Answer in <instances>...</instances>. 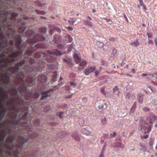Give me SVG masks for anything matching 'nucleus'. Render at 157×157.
<instances>
[{"label": "nucleus", "mask_w": 157, "mask_h": 157, "mask_svg": "<svg viewBox=\"0 0 157 157\" xmlns=\"http://www.w3.org/2000/svg\"><path fill=\"white\" fill-rule=\"evenodd\" d=\"M25 104V102L20 97L18 96L17 97H14L10 101L7 103V105H10L13 106L12 110L18 112L20 111V109L16 108V105H24Z\"/></svg>", "instance_id": "7ed1b4c3"}, {"label": "nucleus", "mask_w": 157, "mask_h": 157, "mask_svg": "<svg viewBox=\"0 0 157 157\" xmlns=\"http://www.w3.org/2000/svg\"><path fill=\"white\" fill-rule=\"evenodd\" d=\"M24 69L27 73H33L34 72V68L32 66H27L24 67Z\"/></svg>", "instance_id": "9b49d317"}, {"label": "nucleus", "mask_w": 157, "mask_h": 157, "mask_svg": "<svg viewBox=\"0 0 157 157\" xmlns=\"http://www.w3.org/2000/svg\"><path fill=\"white\" fill-rule=\"evenodd\" d=\"M0 46L4 48L6 47L7 45V42L6 40L4 42L3 44V42L2 41L0 43Z\"/></svg>", "instance_id": "ea45409f"}, {"label": "nucleus", "mask_w": 157, "mask_h": 157, "mask_svg": "<svg viewBox=\"0 0 157 157\" xmlns=\"http://www.w3.org/2000/svg\"><path fill=\"white\" fill-rule=\"evenodd\" d=\"M34 77L30 76L26 80V82L29 83H32L34 79Z\"/></svg>", "instance_id": "c756f323"}, {"label": "nucleus", "mask_w": 157, "mask_h": 157, "mask_svg": "<svg viewBox=\"0 0 157 157\" xmlns=\"http://www.w3.org/2000/svg\"><path fill=\"white\" fill-rule=\"evenodd\" d=\"M47 78L46 76L44 75H39L38 77V80L39 82L43 83L45 82L47 80Z\"/></svg>", "instance_id": "f8f14e48"}, {"label": "nucleus", "mask_w": 157, "mask_h": 157, "mask_svg": "<svg viewBox=\"0 0 157 157\" xmlns=\"http://www.w3.org/2000/svg\"><path fill=\"white\" fill-rule=\"evenodd\" d=\"M51 26H53L54 30H56L59 33H60L61 32V30L59 27H56L53 25H52Z\"/></svg>", "instance_id": "49530a36"}, {"label": "nucleus", "mask_w": 157, "mask_h": 157, "mask_svg": "<svg viewBox=\"0 0 157 157\" xmlns=\"http://www.w3.org/2000/svg\"><path fill=\"white\" fill-rule=\"evenodd\" d=\"M25 29V28L24 27H20L18 28V32L20 33H21L24 32Z\"/></svg>", "instance_id": "79ce46f5"}, {"label": "nucleus", "mask_w": 157, "mask_h": 157, "mask_svg": "<svg viewBox=\"0 0 157 157\" xmlns=\"http://www.w3.org/2000/svg\"><path fill=\"white\" fill-rule=\"evenodd\" d=\"M0 13L1 14L3 15L4 16H8L9 14V13L6 10H1L0 11Z\"/></svg>", "instance_id": "7c9ffc66"}, {"label": "nucleus", "mask_w": 157, "mask_h": 157, "mask_svg": "<svg viewBox=\"0 0 157 157\" xmlns=\"http://www.w3.org/2000/svg\"><path fill=\"white\" fill-rule=\"evenodd\" d=\"M101 124L103 125H105L106 124L107 122L106 117H102L101 120Z\"/></svg>", "instance_id": "5701e85b"}, {"label": "nucleus", "mask_w": 157, "mask_h": 157, "mask_svg": "<svg viewBox=\"0 0 157 157\" xmlns=\"http://www.w3.org/2000/svg\"><path fill=\"white\" fill-rule=\"evenodd\" d=\"M16 77L20 79L22 82H24V78L25 77V75L23 72H21L17 74L16 76Z\"/></svg>", "instance_id": "4468645a"}, {"label": "nucleus", "mask_w": 157, "mask_h": 157, "mask_svg": "<svg viewBox=\"0 0 157 157\" xmlns=\"http://www.w3.org/2000/svg\"><path fill=\"white\" fill-rule=\"evenodd\" d=\"M136 102H135L133 105L132 107L131 108L130 112L131 113H133L134 112L136 108Z\"/></svg>", "instance_id": "393cba45"}, {"label": "nucleus", "mask_w": 157, "mask_h": 157, "mask_svg": "<svg viewBox=\"0 0 157 157\" xmlns=\"http://www.w3.org/2000/svg\"><path fill=\"white\" fill-rule=\"evenodd\" d=\"M6 135V131L4 130H2V133L0 136V141H3Z\"/></svg>", "instance_id": "2eb2a0df"}, {"label": "nucleus", "mask_w": 157, "mask_h": 157, "mask_svg": "<svg viewBox=\"0 0 157 157\" xmlns=\"http://www.w3.org/2000/svg\"><path fill=\"white\" fill-rule=\"evenodd\" d=\"M27 36H30L31 38H29L28 42L30 43H35L39 41H43L45 40L44 37L41 35L39 34H34V32L31 30H28L26 32Z\"/></svg>", "instance_id": "f03ea898"}, {"label": "nucleus", "mask_w": 157, "mask_h": 157, "mask_svg": "<svg viewBox=\"0 0 157 157\" xmlns=\"http://www.w3.org/2000/svg\"><path fill=\"white\" fill-rule=\"evenodd\" d=\"M152 125H150L148 127H145L144 126H141V129H144L145 133H149L151 131Z\"/></svg>", "instance_id": "ddd939ff"}, {"label": "nucleus", "mask_w": 157, "mask_h": 157, "mask_svg": "<svg viewBox=\"0 0 157 157\" xmlns=\"http://www.w3.org/2000/svg\"><path fill=\"white\" fill-rule=\"evenodd\" d=\"M104 107V104H100L98 106V108L99 109H102Z\"/></svg>", "instance_id": "774afa93"}, {"label": "nucleus", "mask_w": 157, "mask_h": 157, "mask_svg": "<svg viewBox=\"0 0 157 157\" xmlns=\"http://www.w3.org/2000/svg\"><path fill=\"white\" fill-rule=\"evenodd\" d=\"M143 110L144 111H145V112H149L150 110V109L149 108H148L146 107H144L143 109Z\"/></svg>", "instance_id": "680f3d73"}, {"label": "nucleus", "mask_w": 157, "mask_h": 157, "mask_svg": "<svg viewBox=\"0 0 157 157\" xmlns=\"http://www.w3.org/2000/svg\"><path fill=\"white\" fill-rule=\"evenodd\" d=\"M53 90H54L53 89H50L49 90H48L43 91V92H42L41 94L44 95V94H48L49 93L52 91Z\"/></svg>", "instance_id": "f704fd0d"}, {"label": "nucleus", "mask_w": 157, "mask_h": 157, "mask_svg": "<svg viewBox=\"0 0 157 157\" xmlns=\"http://www.w3.org/2000/svg\"><path fill=\"white\" fill-rule=\"evenodd\" d=\"M116 135H117V133L116 132H113V134H112V133H110L109 135V136H110L109 138H113L116 136Z\"/></svg>", "instance_id": "4d7b16f0"}, {"label": "nucleus", "mask_w": 157, "mask_h": 157, "mask_svg": "<svg viewBox=\"0 0 157 157\" xmlns=\"http://www.w3.org/2000/svg\"><path fill=\"white\" fill-rule=\"evenodd\" d=\"M4 82L5 84L6 85H11V83L10 78L7 79H4Z\"/></svg>", "instance_id": "4c0bfd02"}, {"label": "nucleus", "mask_w": 157, "mask_h": 157, "mask_svg": "<svg viewBox=\"0 0 157 157\" xmlns=\"http://www.w3.org/2000/svg\"><path fill=\"white\" fill-rule=\"evenodd\" d=\"M76 21V19L74 18H70L68 21V22L71 25H72L74 24L75 22Z\"/></svg>", "instance_id": "473e14b6"}, {"label": "nucleus", "mask_w": 157, "mask_h": 157, "mask_svg": "<svg viewBox=\"0 0 157 157\" xmlns=\"http://www.w3.org/2000/svg\"><path fill=\"white\" fill-rule=\"evenodd\" d=\"M4 27L5 28H7L8 29H9V30H11V31L12 30V28L11 24H9L7 25H6L4 24Z\"/></svg>", "instance_id": "de8ad7c7"}, {"label": "nucleus", "mask_w": 157, "mask_h": 157, "mask_svg": "<svg viewBox=\"0 0 157 157\" xmlns=\"http://www.w3.org/2000/svg\"><path fill=\"white\" fill-rule=\"evenodd\" d=\"M82 132L83 134L86 135L87 136L89 135H92L91 134H93L92 132H90L84 128H82Z\"/></svg>", "instance_id": "4be33fe9"}, {"label": "nucleus", "mask_w": 157, "mask_h": 157, "mask_svg": "<svg viewBox=\"0 0 157 157\" xmlns=\"http://www.w3.org/2000/svg\"><path fill=\"white\" fill-rule=\"evenodd\" d=\"M143 98L142 95H139L138 97V102L142 104L143 102Z\"/></svg>", "instance_id": "e433bc0d"}, {"label": "nucleus", "mask_w": 157, "mask_h": 157, "mask_svg": "<svg viewBox=\"0 0 157 157\" xmlns=\"http://www.w3.org/2000/svg\"><path fill=\"white\" fill-rule=\"evenodd\" d=\"M18 90L21 91V93H24L26 92L27 90V87L25 86L24 85L22 86L19 87Z\"/></svg>", "instance_id": "dca6fc26"}, {"label": "nucleus", "mask_w": 157, "mask_h": 157, "mask_svg": "<svg viewBox=\"0 0 157 157\" xmlns=\"http://www.w3.org/2000/svg\"><path fill=\"white\" fill-rule=\"evenodd\" d=\"M15 32L13 31L12 32L11 35H12L13 38H14L16 40L15 43V45L16 48L18 49V50L13 53L9 54L7 58H4L0 60V63H5L2 64V67H8L9 66L8 63H11L15 61V59L14 58L21 56L22 54L24 49L21 46V44L22 41L21 39V36L19 35H15ZM9 36H10V34Z\"/></svg>", "instance_id": "f257e3e1"}, {"label": "nucleus", "mask_w": 157, "mask_h": 157, "mask_svg": "<svg viewBox=\"0 0 157 157\" xmlns=\"http://www.w3.org/2000/svg\"><path fill=\"white\" fill-rule=\"evenodd\" d=\"M37 6H44L45 5V4L41 3L39 1H36L35 2Z\"/></svg>", "instance_id": "c03bdc74"}, {"label": "nucleus", "mask_w": 157, "mask_h": 157, "mask_svg": "<svg viewBox=\"0 0 157 157\" xmlns=\"http://www.w3.org/2000/svg\"><path fill=\"white\" fill-rule=\"evenodd\" d=\"M147 35L148 36V38H151L152 37L153 34L151 33H147Z\"/></svg>", "instance_id": "338daca9"}, {"label": "nucleus", "mask_w": 157, "mask_h": 157, "mask_svg": "<svg viewBox=\"0 0 157 157\" xmlns=\"http://www.w3.org/2000/svg\"><path fill=\"white\" fill-rule=\"evenodd\" d=\"M84 23L86 25L90 27H92L93 26L92 23L91 22L87 21H84Z\"/></svg>", "instance_id": "bb28decb"}, {"label": "nucleus", "mask_w": 157, "mask_h": 157, "mask_svg": "<svg viewBox=\"0 0 157 157\" xmlns=\"http://www.w3.org/2000/svg\"><path fill=\"white\" fill-rule=\"evenodd\" d=\"M45 59L49 62H51L53 60L52 57L51 56H48L47 57H45Z\"/></svg>", "instance_id": "c9c22d12"}, {"label": "nucleus", "mask_w": 157, "mask_h": 157, "mask_svg": "<svg viewBox=\"0 0 157 157\" xmlns=\"http://www.w3.org/2000/svg\"><path fill=\"white\" fill-rule=\"evenodd\" d=\"M113 93H115L116 92H117L118 93L117 94V95L118 96H119V94L120 93L119 91L118 90V88L117 86H116L113 89Z\"/></svg>", "instance_id": "58836bf2"}, {"label": "nucleus", "mask_w": 157, "mask_h": 157, "mask_svg": "<svg viewBox=\"0 0 157 157\" xmlns=\"http://www.w3.org/2000/svg\"><path fill=\"white\" fill-rule=\"evenodd\" d=\"M9 74L7 73H5L3 74L2 77L4 78V79H7L10 78Z\"/></svg>", "instance_id": "2f4dec72"}, {"label": "nucleus", "mask_w": 157, "mask_h": 157, "mask_svg": "<svg viewBox=\"0 0 157 157\" xmlns=\"http://www.w3.org/2000/svg\"><path fill=\"white\" fill-rule=\"evenodd\" d=\"M124 146L122 144L121 142L116 143L115 144L114 147H115L118 148L120 147L123 148L124 147Z\"/></svg>", "instance_id": "412c9836"}, {"label": "nucleus", "mask_w": 157, "mask_h": 157, "mask_svg": "<svg viewBox=\"0 0 157 157\" xmlns=\"http://www.w3.org/2000/svg\"><path fill=\"white\" fill-rule=\"evenodd\" d=\"M28 136L26 138H24L21 136H19L17 139L16 146L18 148H21L23 147V145L29 139V137L34 138L38 136V134L36 132L32 133L31 135L28 133Z\"/></svg>", "instance_id": "20e7f679"}, {"label": "nucleus", "mask_w": 157, "mask_h": 157, "mask_svg": "<svg viewBox=\"0 0 157 157\" xmlns=\"http://www.w3.org/2000/svg\"><path fill=\"white\" fill-rule=\"evenodd\" d=\"M33 53V52L29 50L26 51L25 52V54L29 56L31 55Z\"/></svg>", "instance_id": "5fc2aeb1"}, {"label": "nucleus", "mask_w": 157, "mask_h": 157, "mask_svg": "<svg viewBox=\"0 0 157 157\" xmlns=\"http://www.w3.org/2000/svg\"><path fill=\"white\" fill-rule=\"evenodd\" d=\"M5 37L3 33L2 32H0V39H3Z\"/></svg>", "instance_id": "e2e57ef3"}, {"label": "nucleus", "mask_w": 157, "mask_h": 157, "mask_svg": "<svg viewBox=\"0 0 157 157\" xmlns=\"http://www.w3.org/2000/svg\"><path fill=\"white\" fill-rule=\"evenodd\" d=\"M9 44H10V46L8 48H7L6 50L4 51V53L5 54H2L3 56H6L5 54H8V53H13L15 52H13L14 47L13 46L14 44V42L12 40H10L9 42ZM16 51H15L16 52Z\"/></svg>", "instance_id": "0eeeda50"}, {"label": "nucleus", "mask_w": 157, "mask_h": 157, "mask_svg": "<svg viewBox=\"0 0 157 157\" xmlns=\"http://www.w3.org/2000/svg\"><path fill=\"white\" fill-rule=\"evenodd\" d=\"M18 14L15 13H13L11 14V20L12 22L13 21V20H16V17L17 16Z\"/></svg>", "instance_id": "cd10ccee"}, {"label": "nucleus", "mask_w": 157, "mask_h": 157, "mask_svg": "<svg viewBox=\"0 0 157 157\" xmlns=\"http://www.w3.org/2000/svg\"><path fill=\"white\" fill-rule=\"evenodd\" d=\"M72 137L76 141H79L80 138L78 134L76 133H74L72 134Z\"/></svg>", "instance_id": "f3484780"}, {"label": "nucleus", "mask_w": 157, "mask_h": 157, "mask_svg": "<svg viewBox=\"0 0 157 157\" xmlns=\"http://www.w3.org/2000/svg\"><path fill=\"white\" fill-rule=\"evenodd\" d=\"M3 98L7 99L9 98V95L8 94V92L7 90L4 91V95L3 96Z\"/></svg>", "instance_id": "a19ab883"}, {"label": "nucleus", "mask_w": 157, "mask_h": 157, "mask_svg": "<svg viewBox=\"0 0 157 157\" xmlns=\"http://www.w3.org/2000/svg\"><path fill=\"white\" fill-rule=\"evenodd\" d=\"M36 47L37 48H46L44 44L43 43H39L36 45Z\"/></svg>", "instance_id": "b1692460"}, {"label": "nucleus", "mask_w": 157, "mask_h": 157, "mask_svg": "<svg viewBox=\"0 0 157 157\" xmlns=\"http://www.w3.org/2000/svg\"><path fill=\"white\" fill-rule=\"evenodd\" d=\"M131 45L133 46H135L136 47H137L140 45V43L138 41V40L137 39L136 41L131 43Z\"/></svg>", "instance_id": "a878e982"}, {"label": "nucleus", "mask_w": 157, "mask_h": 157, "mask_svg": "<svg viewBox=\"0 0 157 157\" xmlns=\"http://www.w3.org/2000/svg\"><path fill=\"white\" fill-rule=\"evenodd\" d=\"M15 137L13 136H9L7 138V140L9 143H12L13 142Z\"/></svg>", "instance_id": "6ab92c4d"}, {"label": "nucleus", "mask_w": 157, "mask_h": 157, "mask_svg": "<svg viewBox=\"0 0 157 157\" xmlns=\"http://www.w3.org/2000/svg\"><path fill=\"white\" fill-rule=\"evenodd\" d=\"M101 64V65L105 66H107L108 65L107 63L106 62L104 61H102Z\"/></svg>", "instance_id": "69168bd1"}, {"label": "nucleus", "mask_w": 157, "mask_h": 157, "mask_svg": "<svg viewBox=\"0 0 157 157\" xmlns=\"http://www.w3.org/2000/svg\"><path fill=\"white\" fill-rule=\"evenodd\" d=\"M96 68L95 66L88 67L83 71V73L86 75L93 72Z\"/></svg>", "instance_id": "1a4fd4ad"}, {"label": "nucleus", "mask_w": 157, "mask_h": 157, "mask_svg": "<svg viewBox=\"0 0 157 157\" xmlns=\"http://www.w3.org/2000/svg\"><path fill=\"white\" fill-rule=\"evenodd\" d=\"M117 52V51L115 48H113L112 52L111 55V57H114L116 55Z\"/></svg>", "instance_id": "aec40b11"}, {"label": "nucleus", "mask_w": 157, "mask_h": 157, "mask_svg": "<svg viewBox=\"0 0 157 157\" xmlns=\"http://www.w3.org/2000/svg\"><path fill=\"white\" fill-rule=\"evenodd\" d=\"M66 37L67 38H68V40L69 42V43L71 42L72 41V40H73L72 38L71 37V36L67 34L66 35Z\"/></svg>", "instance_id": "8fccbe9b"}, {"label": "nucleus", "mask_w": 157, "mask_h": 157, "mask_svg": "<svg viewBox=\"0 0 157 157\" xmlns=\"http://www.w3.org/2000/svg\"><path fill=\"white\" fill-rule=\"evenodd\" d=\"M73 45L72 44H71L68 46V51L69 52H71L72 49H73Z\"/></svg>", "instance_id": "052dcab7"}, {"label": "nucleus", "mask_w": 157, "mask_h": 157, "mask_svg": "<svg viewBox=\"0 0 157 157\" xmlns=\"http://www.w3.org/2000/svg\"><path fill=\"white\" fill-rule=\"evenodd\" d=\"M47 28L45 27H42L39 29L40 32L42 34L45 33L47 32Z\"/></svg>", "instance_id": "c85d7f7f"}, {"label": "nucleus", "mask_w": 157, "mask_h": 157, "mask_svg": "<svg viewBox=\"0 0 157 157\" xmlns=\"http://www.w3.org/2000/svg\"><path fill=\"white\" fill-rule=\"evenodd\" d=\"M24 109H22V111L23 112H25V116H26L27 115L28 112V107H24Z\"/></svg>", "instance_id": "a18cd8bd"}, {"label": "nucleus", "mask_w": 157, "mask_h": 157, "mask_svg": "<svg viewBox=\"0 0 157 157\" xmlns=\"http://www.w3.org/2000/svg\"><path fill=\"white\" fill-rule=\"evenodd\" d=\"M28 60H29V62L30 64H33L35 62V60L33 59H32L30 58H28Z\"/></svg>", "instance_id": "864d4df0"}, {"label": "nucleus", "mask_w": 157, "mask_h": 157, "mask_svg": "<svg viewBox=\"0 0 157 157\" xmlns=\"http://www.w3.org/2000/svg\"><path fill=\"white\" fill-rule=\"evenodd\" d=\"M131 97V94L129 92H127L126 93V98L128 99H130Z\"/></svg>", "instance_id": "bf43d9fd"}, {"label": "nucleus", "mask_w": 157, "mask_h": 157, "mask_svg": "<svg viewBox=\"0 0 157 157\" xmlns=\"http://www.w3.org/2000/svg\"><path fill=\"white\" fill-rule=\"evenodd\" d=\"M154 141V139L151 138L149 142V144L150 146H152L153 144V142Z\"/></svg>", "instance_id": "13d9d810"}, {"label": "nucleus", "mask_w": 157, "mask_h": 157, "mask_svg": "<svg viewBox=\"0 0 157 157\" xmlns=\"http://www.w3.org/2000/svg\"><path fill=\"white\" fill-rule=\"evenodd\" d=\"M40 121L39 120L36 119L35 120L34 124L35 125L39 126L40 124Z\"/></svg>", "instance_id": "09e8293b"}, {"label": "nucleus", "mask_w": 157, "mask_h": 157, "mask_svg": "<svg viewBox=\"0 0 157 157\" xmlns=\"http://www.w3.org/2000/svg\"><path fill=\"white\" fill-rule=\"evenodd\" d=\"M157 119V116L152 113H149L147 116V119L151 124H152Z\"/></svg>", "instance_id": "6e6552de"}, {"label": "nucleus", "mask_w": 157, "mask_h": 157, "mask_svg": "<svg viewBox=\"0 0 157 157\" xmlns=\"http://www.w3.org/2000/svg\"><path fill=\"white\" fill-rule=\"evenodd\" d=\"M117 39V37H111L109 38V41L111 42L116 41Z\"/></svg>", "instance_id": "3c124183"}, {"label": "nucleus", "mask_w": 157, "mask_h": 157, "mask_svg": "<svg viewBox=\"0 0 157 157\" xmlns=\"http://www.w3.org/2000/svg\"><path fill=\"white\" fill-rule=\"evenodd\" d=\"M50 109V106L49 105L46 106L44 108V111L45 112L47 111Z\"/></svg>", "instance_id": "0e129e2a"}, {"label": "nucleus", "mask_w": 157, "mask_h": 157, "mask_svg": "<svg viewBox=\"0 0 157 157\" xmlns=\"http://www.w3.org/2000/svg\"><path fill=\"white\" fill-rule=\"evenodd\" d=\"M13 92V94L14 95H15L17 94V90L15 88H13L12 89Z\"/></svg>", "instance_id": "603ef678"}, {"label": "nucleus", "mask_w": 157, "mask_h": 157, "mask_svg": "<svg viewBox=\"0 0 157 157\" xmlns=\"http://www.w3.org/2000/svg\"><path fill=\"white\" fill-rule=\"evenodd\" d=\"M73 58L75 62L76 63H79L78 67L79 71L82 70L87 64V62L85 60L81 61V59L78 56V55L75 54L73 55Z\"/></svg>", "instance_id": "39448f33"}, {"label": "nucleus", "mask_w": 157, "mask_h": 157, "mask_svg": "<svg viewBox=\"0 0 157 157\" xmlns=\"http://www.w3.org/2000/svg\"><path fill=\"white\" fill-rule=\"evenodd\" d=\"M4 146L6 148L10 150L12 149L14 147V145L10 146L9 144H5L4 145Z\"/></svg>", "instance_id": "72a5a7b5"}, {"label": "nucleus", "mask_w": 157, "mask_h": 157, "mask_svg": "<svg viewBox=\"0 0 157 157\" xmlns=\"http://www.w3.org/2000/svg\"><path fill=\"white\" fill-rule=\"evenodd\" d=\"M35 11L38 14L44 15L45 14V12L43 11L36 10H35Z\"/></svg>", "instance_id": "37998d69"}, {"label": "nucleus", "mask_w": 157, "mask_h": 157, "mask_svg": "<svg viewBox=\"0 0 157 157\" xmlns=\"http://www.w3.org/2000/svg\"><path fill=\"white\" fill-rule=\"evenodd\" d=\"M7 123L13 124V125H18L19 123V121H15L13 120H8L7 121Z\"/></svg>", "instance_id": "a211bd4d"}, {"label": "nucleus", "mask_w": 157, "mask_h": 157, "mask_svg": "<svg viewBox=\"0 0 157 157\" xmlns=\"http://www.w3.org/2000/svg\"><path fill=\"white\" fill-rule=\"evenodd\" d=\"M42 96L40 98V99L41 100H44L47 97L50 96V95H49L48 94L42 95Z\"/></svg>", "instance_id": "6e6d98bb"}, {"label": "nucleus", "mask_w": 157, "mask_h": 157, "mask_svg": "<svg viewBox=\"0 0 157 157\" xmlns=\"http://www.w3.org/2000/svg\"><path fill=\"white\" fill-rule=\"evenodd\" d=\"M25 60H23L15 64V67H9V70H10L12 73H17L19 70V67L22 66L25 62Z\"/></svg>", "instance_id": "423d86ee"}, {"label": "nucleus", "mask_w": 157, "mask_h": 157, "mask_svg": "<svg viewBox=\"0 0 157 157\" xmlns=\"http://www.w3.org/2000/svg\"><path fill=\"white\" fill-rule=\"evenodd\" d=\"M47 52L49 54L56 55V56H60L62 54V53L57 49L52 50V51H48Z\"/></svg>", "instance_id": "9d476101"}]
</instances>
